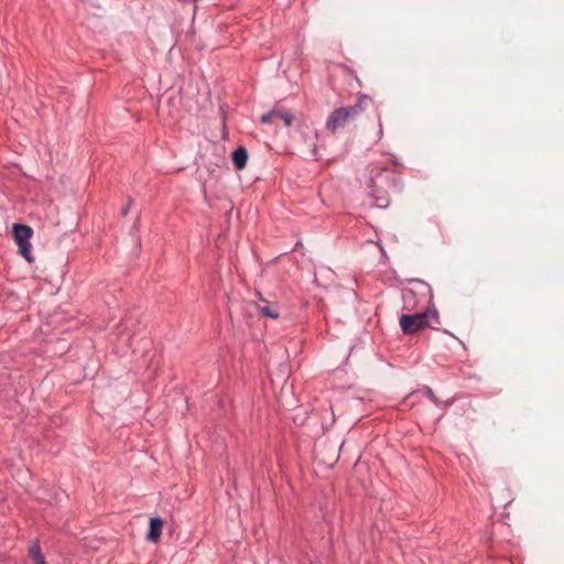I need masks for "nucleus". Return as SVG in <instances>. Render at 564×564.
<instances>
[{
    "mask_svg": "<svg viewBox=\"0 0 564 564\" xmlns=\"http://www.w3.org/2000/svg\"><path fill=\"white\" fill-rule=\"evenodd\" d=\"M367 100L368 97L364 95L359 97L355 105L335 109L327 118V130L335 132L344 128L349 121L355 120L365 110V102Z\"/></svg>",
    "mask_w": 564,
    "mask_h": 564,
    "instance_id": "nucleus-1",
    "label": "nucleus"
},
{
    "mask_svg": "<svg viewBox=\"0 0 564 564\" xmlns=\"http://www.w3.org/2000/svg\"><path fill=\"white\" fill-rule=\"evenodd\" d=\"M432 323H438V314L436 311H424L416 314H402L400 317V326L404 334H414L419 329L431 326Z\"/></svg>",
    "mask_w": 564,
    "mask_h": 564,
    "instance_id": "nucleus-2",
    "label": "nucleus"
},
{
    "mask_svg": "<svg viewBox=\"0 0 564 564\" xmlns=\"http://www.w3.org/2000/svg\"><path fill=\"white\" fill-rule=\"evenodd\" d=\"M32 234L31 227L26 225H13V237L19 247V252L30 263L34 260L32 257V245L30 242Z\"/></svg>",
    "mask_w": 564,
    "mask_h": 564,
    "instance_id": "nucleus-3",
    "label": "nucleus"
},
{
    "mask_svg": "<svg viewBox=\"0 0 564 564\" xmlns=\"http://www.w3.org/2000/svg\"><path fill=\"white\" fill-rule=\"evenodd\" d=\"M258 311L270 318L276 319L280 317V308L276 303H271L263 299L261 295L259 296V302L256 304Z\"/></svg>",
    "mask_w": 564,
    "mask_h": 564,
    "instance_id": "nucleus-4",
    "label": "nucleus"
},
{
    "mask_svg": "<svg viewBox=\"0 0 564 564\" xmlns=\"http://www.w3.org/2000/svg\"><path fill=\"white\" fill-rule=\"evenodd\" d=\"M163 521L161 518H151L148 539L151 542H158L162 534Z\"/></svg>",
    "mask_w": 564,
    "mask_h": 564,
    "instance_id": "nucleus-5",
    "label": "nucleus"
},
{
    "mask_svg": "<svg viewBox=\"0 0 564 564\" xmlns=\"http://www.w3.org/2000/svg\"><path fill=\"white\" fill-rule=\"evenodd\" d=\"M248 160V152L243 147H239L232 153V162L237 170H241L246 166Z\"/></svg>",
    "mask_w": 564,
    "mask_h": 564,
    "instance_id": "nucleus-6",
    "label": "nucleus"
},
{
    "mask_svg": "<svg viewBox=\"0 0 564 564\" xmlns=\"http://www.w3.org/2000/svg\"><path fill=\"white\" fill-rule=\"evenodd\" d=\"M30 556L34 560V564H45V560L41 553L39 544H33L29 550Z\"/></svg>",
    "mask_w": 564,
    "mask_h": 564,
    "instance_id": "nucleus-7",
    "label": "nucleus"
},
{
    "mask_svg": "<svg viewBox=\"0 0 564 564\" xmlns=\"http://www.w3.org/2000/svg\"><path fill=\"white\" fill-rule=\"evenodd\" d=\"M275 118L282 120L286 127L293 123V116L289 111L274 109Z\"/></svg>",
    "mask_w": 564,
    "mask_h": 564,
    "instance_id": "nucleus-8",
    "label": "nucleus"
},
{
    "mask_svg": "<svg viewBox=\"0 0 564 564\" xmlns=\"http://www.w3.org/2000/svg\"><path fill=\"white\" fill-rule=\"evenodd\" d=\"M273 118H275L274 110L262 115L260 120L262 123H269Z\"/></svg>",
    "mask_w": 564,
    "mask_h": 564,
    "instance_id": "nucleus-9",
    "label": "nucleus"
},
{
    "mask_svg": "<svg viewBox=\"0 0 564 564\" xmlns=\"http://www.w3.org/2000/svg\"><path fill=\"white\" fill-rule=\"evenodd\" d=\"M423 393L426 398H429L432 402L436 403V399H435V395H434V392L432 391L431 388L429 387H425L423 389Z\"/></svg>",
    "mask_w": 564,
    "mask_h": 564,
    "instance_id": "nucleus-10",
    "label": "nucleus"
},
{
    "mask_svg": "<svg viewBox=\"0 0 564 564\" xmlns=\"http://www.w3.org/2000/svg\"><path fill=\"white\" fill-rule=\"evenodd\" d=\"M413 299H414V293H413V291H411V290H405V291L403 292V301H404V303H405V304H406V303H409L410 301H412Z\"/></svg>",
    "mask_w": 564,
    "mask_h": 564,
    "instance_id": "nucleus-11",
    "label": "nucleus"
},
{
    "mask_svg": "<svg viewBox=\"0 0 564 564\" xmlns=\"http://www.w3.org/2000/svg\"><path fill=\"white\" fill-rule=\"evenodd\" d=\"M129 209H130V204H128L123 209H122V215L126 216L128 213H129Z\"/></svg>",
    "mask_w": 564,
    "mask_h": 564,
    "instance_id": "nucleus-12",
    "label": "nucleus"
},
{
    "mask_svg": "<svg viewBox=\"0 0 564 564\" xmlns=\"http://www.w3.org/2000/svg\"><path fill=\"white\" fill-rule=\"evenodd\" d=\"M382 133H383L382 124H381V122H379V134L382 135Z\"/></svg>",
    "mask_w": 564,
    "mask_h": 564,
    "instance_id": "nucleus-13",
    "label": "nucleus"
}]
</instances>
